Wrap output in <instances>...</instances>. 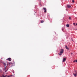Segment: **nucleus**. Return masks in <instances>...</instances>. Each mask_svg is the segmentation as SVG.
I'll use <instances>...</instances> for the list:
<instances>
[{"instance_id":"obj_1","label":"nucleus","mask_w":77,"mask_h":77,"mask_svg":"<svg viewBox=\"0 0 77 77\" xmlns=\"http://www.w3.org/2000/svg\"><path fill=\"white\" fill-rule=\"evenodd\" d=\"M3 65H5V67H4V70L5 71V72H6L8 71V69L6 68V63H3Z\"/></svg>"},{"instance_id":"obj_2","label":"nucleus","mask_w":77,"mask_h":77,"mask_svg":"<svg viewBox=\"0 0 77 77\" xmlns=\"http://www.w3.org/2000/svg\"><path fill=\"white\" fill-rule=\"evenodd\" d=\"M63 49H61L60 51V56H61L62 54L63 53Z\"/></svg>"},{"instance_id":"obj_3","label":"nucleus","mask_w":77,"mask_h":77,"mask_svg":"<svg viewBox=\"0 0 77 77\" xmlns=\"http://www.w3.org/2000/svg\"><path fill=\"white\" fill-rule=\"evenodd\" d=\"M7 65H9V66H10V67H12V66H13V64L10 63L8 64H7Z\"/></svg>"},{"instance_id":"obj_4","label":"nucleus","mask_w":77,"mask_h":77,"mask_svg":"<svg viewBox=\"0 0 77 77\" xmlns=\"http://www.w3.org/2000/svg\"><path fill=\"white\" fill-rule=\"evenodd\" d=\"M43 9L45 11L44 12H47V9L45 8H44Z\"/></svg>"},{"instance_id":"obj_5","label":"nucleus","mask_w":77,"mask_h":77,"mask_svg":"<svg viewBox=\"0 0 77 77\" xmlns=\"http://www.w3.org/2000/svg\"><path fill=\"white\" fill-rule=\"evenodd\" d=\"M6 76H7V75H5V76H4V75H2V76H1V77H6ZM7 77H10V76H8Z\"/></svg>"},{"instance_id":"obj_6","label":"nucleus","mask_w":77,"mask_h":77,"mask_svg":"<svg viewBox=\"0 0 77 77\" xmlns=\"http://www.w3.org/2000/svg\"><path fill=\"white\" fill-rule=\"evenodd\" d=\"M7 60H9V61H11V58H8L7 59Z\"/></svg>"},{"instance_id":"obj_7","label":"nucleus","mask_w":77,"mask_h":77,"mask_svg":"<svg viewBox=\"0 0 77 77\" xmlns=\"http://www.w3.org/2000/svg\"><path fill=\"white\" fill-rule=\"evenodd\" d=\"M66 59L65 58H64L63 59V62H65V61H66Z\"/></svg>"},{"instance_id":"obj_8","label":"nucleus","mask_w":77,"mask_h":77,"mask_svg":"<svg viewBox=\"0 0 77 77\" xmlns=\"http://www.w3.org/2000/svg\"><path fill=\"white\" fill-rule=\"evenodd\" d=\"M67 8H71V6H70L69 5H67Z\"/></svg>"},{"instance_id":"obj_9","label":"nucleus","mask_w":77,"mask_h":77,"mask_svg":"<svg viewBox=\"0 0 77 77\" xmlns=\"http://www.w3.org/2000/svg\"><path fill=\"white\" fill-rule=\"evenodd\" d=\"M73 74L74 76H75V77H76L77 76V73H73Z\"/></svg>"},{"instance_id":"obj_10","label":"nucleus","mask_w":77,"mask_h":77,"mask_svg":"<svg viewBox=\"0 0 77 77\" xmlns=\"http://www.w3.org/2000/svg\"><path fill=\"white\" fill-rule=\"evenodd\" d=\"M65 47L66 48L67 50H69V48L67 47V46L66 45H65Z\"/></svg>"},{"instance_id":"obj_11","label":"nucleus","mask_w":77,"mask_h":77,"mask_svg":"<svg viewBox=\"0 0 77 77\" xmlns=\"http://www.w3.org/2000/svg\"><path fill=\"white\" fill-rule=\"evenodd\" d=\"M66 26L67 27H69V24H67Z\"/></svg>"},{"instance_id":"obj_12","label":"nucleus","mask_w":77,"mask_h":77,"mask_svg":"<svg viewBox=\"0 0 77 77\" xmlns=\"http://www.w3.org/2000/svg\"><path fill=\"white\" fill-rule=\"evenodd\" d=\"M44 20H42V21H41V23H44Z\"/></svg>"},{"instance_id":"obj_13","label":"nucleus","mask_w":77,"mask_h":77,"mask_svg":"<svg viewBox=\"0 0 77 77\" xmlns=\"http://www.w3.org/2000/svg\"><path fill=\"white\" fill-rule=\"evenodd\" d=\"M77 62V60L74 61V62Z\"/></svg>"},{"instance_id":"obj_14","label":"nucleus","mask_w":77,"mask_h":77,"mask_svg":"<svg viewBox=\"0 0 77 77\" xmlns=\"http://www.w3.org/2000/svg\"><path fill=\"white\" fill-rule=\"evenodd\" d=\"M74 73H73V74H75L76 73H77V72H76V71H75L74 72Z\"/></svg>"},{"instance_id":"obj_15","label":"nucleus","mask_w":77,"mask_h":77,"mask_svg":"<svg viewBox=\"0 0 77 77\" xmlns=\"http://www.w3.org/2000/svg\"><path fill=\"white\" fill-rule=\"evenodd\" d=\"M72 3H74V0H72Z\"/></svg>"},{"instance_id":"obj_16","label":"nucleus","mask_w":77,"mask_h":77,"mask_svg":"<svg viewBox=\"0 0 77 77\" xmlns=\"http://www.w3.org/2000/svg\"><path fill=\"white\" fill-rule=\"evenodd\" d=\"M73 25H74V26H75V23H73Z\"/></svg>"},{"instance_id":"obj_17","label":"nucleus","mask_w":77,"mask_h":77,"mask_svg":"<svg viewBox=\"0 0 77 77\" xmlns=\"http://www.w3.org/2000/svg\"><path fill=\"white\" fill-rule=\"evenodd\" d=\"M71 17H69V20H71Z\"/></svg>"},{"instance_id":"obj_18","label":"nucleus","mask_w":77,"mask_h":77,"mask_svg":"<svg viewBox=\"0 0 77 77\" xmlns=\"http://www.w3.org/2000/svg\"><path fill=\"white\" fill-rule=\"evenodd\" d=\"M73 53H71V54H73Z\"/></svg>"}]
</instances>
